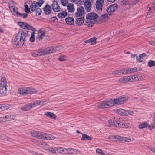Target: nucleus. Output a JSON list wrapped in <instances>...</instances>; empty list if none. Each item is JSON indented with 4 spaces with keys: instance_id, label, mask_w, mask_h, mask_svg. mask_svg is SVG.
Segmentation results:
<instances>
[{
    "instance_id": "obj_3",
    "label": "nucleus",
    "mask_w": 155,
    "mask_h": 155,
    "mask_svg": "<svg viewBox=\"0 0 155 155\" xmlns=\"http://www.w3.org/2000/svg\"><path fill=\"white\" fill-rule=\"evenodd\" d=\"M114 106L113 99H110L107 101H103L97 105L98 108H105L111 107Z\"/></svg>"
},
{
    "instance_id": "obj_46",
    "label": "nucleus",
    "mask_w": 155,
    "mask_h": 155,
    "mask_svg": "<svg viewBox=\"0 0 155 155\" xmlns=\"http://www.w3.org/2000/svg\"><path fill=\"white\" fill-rule=\"evenodd\" d=\"M71 152L70 153L71 154L73 155L75 154H79L80 152L79 151L77 150L76 149L71 148Z\"/></svg>"
},
{
    "instance_id": "obj_12",
    "label": "nucleus",
    "mask_w": 155,
    "mask_h": 155,
    "mask_svg": "<svg viewBox=\"0 0 155 155\" xmlns=\"http://www.w3.org/2000/svg\"><path fill=\"white\" fill-rule=\"evenodd\" d=\"M84 13V8L83 7L81 6L77 8V11L75 13V16L77 17L82 16Z\"/></svg>"
},
{
    "instance_id": "obj_47",
    "label": "nucleus",
    "mask_w": 155,
    "mask_h": 155,
    "mask_svg": "<svg viewBox=\"0 0 155 155\" xmlns=\"http://www.w3.org/2000/svg\"><path fill=\"white\" fill-rule=\"evenodd\" d=\"M30 134L31 135L34 137H36L37 136V134H38V131L35 130L32 131L30 132Z\"/></svg>"
},
{
    "instance_id": "obj_18",
    "label": "nucleus",
    "mask_w": 155,
    "mask_h": 155,
    "mask_svg": "<svg viewBox=\"0 0 155 155\" xmlns=\"http://www.w3.org/2000/svg\"><path fill=\"white\" fill-rule=\"evenodd\" d=\"M124 74H130L135 72V67L128 68H124Z\"/></svg>"
},
{
    "instance_id": "obj_20",
    "label": "nucleus",
    "mask_w": 155,
    "mask_h": 155,
    "mask_svg": "<svg viewBox=\"0 0 155 155\" xmlns=\"http://www.w3.org/2000/svg\"><path fill=\"white\" fill-rule=\"evenodd\" d=\"M84 21V17H81L77 18L75 21V23L77 26H80L83 25Z\"/></svg>"
},
{
    "instance_id": "obj_23",
    "label": "nucleus",
    "mask_w": 155,
    "mask_h": 155,
    "mask_svg": "<svg viewBox=\"0 0 155 155\" xmlns=\"http://www.w3.org/2000/svg\"><path fill=\"white\" fill-rule=\"evenodd\" d=\"M97 38L96 37L92 38L90 39L85 41V43H89L92 45H94L96 44Z\"/></svg>"
},
{
    "instance_id": "obj_14",
    "label": "nucleus",
    "mask_w": 155,
    "mask_h": 155,
    "mask_svg": "<svg viewBox=\"0 0 155 155\" xmlns=\"http://www.w3.org/2000/svg\"><path fill=\"white\" fill-rule=\"evenodd\" d=\"M98 18V15L94 13H90L86 16V19L92 21L97 19Z\"/></svg>"
},
{
    "instance_id": "obj_48",
    "label": "nucleus",
    "mask_w": 155,
    "mask_h": 155,
    "mask_svg": "<svg viewBox=\"0 0 155 155\" xmlns=\"http://www.w3.org/2000/svg\"><path fill=\"white\" fill-rule=\"evenodd\" d=\"M35 11L36 14L37 15L39 16L41 15V9L38 8L35 10Z\"/></svg>"
},
{
    "instance_id": "obj_22",
    "label": "nucleus",
    "mask_w": 155,
    "mask_h": 155,
    "mask_svg": "<svg viewBox=\"0 0 155 155\" xmlns=\"http://www.w3.org/2000/svg\"><path fill=\"white\" fill-rule=\"evenodd\" d=\"M32 108L31 103H28L24 105L23 107L21 108V110L23 111H26L29 110Z\"/></svg>"
},
{
    "instance_id": "obj_63",
    "label": "nucleus",
    "mask_w": 155,
    "mask_h": 155,
    "mask_svg": "<svg viewBox=\"0 0 155 155\" xmlns=\"http://www.w3.org/2000/svg\"><path fill=\"white\" fill-rule=\"evenodd\" d=\"M149 149L150 150L155 153V148L153 147H150L149 148Z\"/></svg>"
},
{
    "instance_id": "obj_25",
    "label": "nucleus",
    "mask_w": 155,
    "mask_h": 155,
    "mask_svg": "<svg viewBox=\"0 0 155 155\" xmlns=\"http://www.w3.org/2000/svg\"><path fill=\"white\" fill-rule=\"evenodd\" d=\"M130 78L128 76H125L120 79L119 81L120 83L122 84L127 83L129 81Z\"/></svg>"
},
{
    "instance_id": "obj_62",
    "label": "nucleus",
    "mask_w": 155,
    "mask_h": 155,
    "mask_svg": "<svg viewBox=\"0 0 155 155\" xmlns=\"http://www.w3.org/2000/svg\"><path fill=\"white\" fill-rule=\"evenodd\" d=\"M84 1V0H79L77 3L81 5L83 2Z\"/></svg>"
},
{
    "instance_id": "obj_11",
    "label": "nucleus",
    "mask_w": 155,
    "mask_h": 155,
    "mask_svg": "<svg viewBox=\"0 0 155 155\" xmlns=\"http://www.w3.org/2000/svg\"><path fill=\"white\" fill-rule=\"evenodd\" d=\"M52 4L51 7L53 11L55 12H58L60 11L61 8L58 5V2L56 1H52Z\"/></svg>"
},
{
    "instance_id": "obj_60",
    "label": "nucleus",
    "mask_w": 155,
    "mask_h": 155,
    "mask_svg": "<svg viewBox=\"0 0 155 155\" xmlns=\"http://www.w3.org/2000/svg\"><path fill=\"white\" fill-rule=\"evenodd\" d=\"M13 12H15V13H16L17 14H18V13H19V12L17 11V8H13Z\"/></svg>"
},
{
    "instance_id": "obj_49",
    "label": "nucleus",
    "mask_w": 155,
    "mask_h": 155,
    "mask_svg": "<svg viewBox=\"0 0 155 155\" xmlns=\"http://www.w3.org/2000/svg\"><path fill=\"white\" fill-rule=\"evenodd\" d=\"M18 15L20 17H22L24 18L27 17L28 15L27 13H21L19 12Z\"/></svg>"
},
{
    "instance_id": "obj_42",
    "label": "nucleus",
    "mask_w": 155,
    "mask_h": 155,
    "mask_svg": "<svg viewBox=\"0 0 155 155\" xmlns=\"http://www.w3.org/2000/svg\"><path fill=\"white\" fill-rule=\"evenodd\" d=\"M120 140L119 141L124 140L125 142H129L131 140V139L130 138H127L125 137H121L120 136Z\"/></svg>"
},
{
    "instance_id": "obj_51",
    "label": "nucleus",
    "mask_w": 155,
    "mask_h": 155,
    "mask_svg": "<svg viewBox=\"0 0 155 155\" xmlns=\"http://www.w3.org/2000/svg\"><path fill=\"white\" fill-rule=\"evenodd\" d=\"M32 55L33 57H35L37 56H39L38 55V51H36L33 52L32 53Z\"/></svg>"
},
{
    "instance_id": "obj_2",
    "label": "nucleus",
    "mask_w": 155,
    "mask_h": 155,
    "mask_svg": "<svg viewBox=\"0 0 155 155\" xmlns=\"http://www.w3.org/2000/svg\"><path fill=\"white\" fill-rule=\"evenodd\" d=\"M7 83L5 78L3 77L1 79L0 84V94H5L7 93Z\"/></svg>"
},
{
    "instance_id": "obj_26",
    "label": "nucleus",
    "mask_w": 155,
    "mask_h": 155,
    "mask_svg": "<svg viewBox=\"0 0 155 155\" xmlns=\"http://www.w3.org/2000/svg\"><path fill=\"white\" fill-rule=\"evenodd\" d=\"M44 139H46L47 140H53L55 138V137L53 135L47 134H44Z\"/></svg>"
},
{
    "instance_id": "obj_56",
    "label": "nucleus",
    "mask_w": 155,
    "mask_h": 155,
    "mask_svg": "<svg viewBox=\"0 0 155 155\" xmlns=\"http://www.w3.org/2000/svg\"><path fill=\"white\" fill-rule=\"evenodd\" d=\"M147 54L145 53H143V54L139 56V58H143L147 57Z\"/></svg>"
},
{
    "instance_id": "obj_61",
    "label": "nucleus",
    "mask_w": 155,
    "mask_h": 155,
    "mask_svg": "<svg viewBox=\"0 0 155 155\" xmlns=\"http://www.w3.org/2000/svg\"><path fill=\"white\" fill-rule=\"evenodd\" d=\"M136 61L139 63L142 62L143 61V59H136Z\"/></svg>"
},
{
    "instance_id": "obj_27",
    "label": "nucleus",
    "mask_w": 155,
    "mask_h": 155,
    "mask_svg": "<svg viewBox=\"0 0 155 155\" xmlns=\"http://www.w3.org/2000/svg\"><path fill=\"white\" fill-rule=\"evenodd\" d=\"M112 74L114 75L120 74H124V68L121 69L117 70L112 72Z\"/></svg>"
},
{
    "instance_id": "obj_21",
    "label": "nucleus",
    "mask_w": 155,
    "mask_h": 155,
    "mask_svg": "<svg viewBox=\"0 0 155 155\" xmlns=\"http://www.w3.org/2000/svg\"><path fill=\"white\" fill-rule=\"evenodd\" d=\"M44 13L46 14H49L51 12L50 6L48 4H47L43 8Z\"/></svg>"
},
{
    "instance_id": "obj_38",
    "label": "nucleus",
    "mask_w": 155,
    "mask_h": 155,
    "mask_svg": "<svg viewBox=\"0 0 155 155\" xmlns=\"http://www.w3.org/2000/svg\"><path fill=\"white\" fill-rule=\"evenodd\" d=\"M45 32L44 31H41V30H39L38 33V39H42L45 36Z\"/></svg>"
},
{
    "instance_id": "obj_15",
    "label": "nucleus",
    "mask_w": 155,
    "mask_h": 155,
    "mask_svg": "<svg viewBox=\"0 0 155 155\" xmlns=\"http://www.w3.org/2000/svg\"><path fill=\"white\" fill-rule=\"evenodd\" d=\"M117 5L116 4H114L108 7L107 9V12H113L116 10L117 8Z\"/></svg>"
},
{
    "instance_id": "obj_37",
    "label": "nucleus",
    "mask_w": 155,
    "mask_h": 155,
    "mask_svg": "<svg viewBox=\"0 0 155 155\" xmlns=\"http://www.w3.org/2000/svg\"><path fill=\"white\" fill-rule=\"evenodd\" d=\"M147 126V124L146 122L140 123H139L138 127L140 129H143L146 127Z\"/></svg>"
},
{
    "instance_id": "obj_32",
    "label": "nucleus",
    "mask_w": 155,
    "mask_h": 155,
    "mask_svg": "<svg viewBox=\"0 0 155 155\" xmlns=\"http://www.w3.org/2000/svg\"><path fill=\"white\" fill-rule=\"evenodd\" d=\"M92 139V138L91 137L87 134H82V137L81 138V140H82L84 141L86 140H91Z\"/></svg>"
},
{
    "instance_id": "obj_53",
    "label": "nucleus",
    "mask_w": 155,
    "mask_h": 155,
    "mask_svg": "<svg viewBox=\"0 0 155 155\" xmlns=\"http://www.w3.org/2000/svg\"><path fill=\"white\" fill-rule=\"evenodd\" d=\"M147 126H148V128L150 130L155 128V126L153 124H151V125H147Z\"/></svg>"
},
{
    "instance_id": "obj_1",
    "label": "nucleus",
    "mask_w": 155,
    "mask_h": 155,
    "mask_svg": "<svg viewBox=\"0 0 155 155\" xmlns=\"http://www.w3.org/2000/svg\"><path fill=\"white\" fill-rule=\"evenodd\" d=\"M28 33L26 31H19L14 39V44L19 47H21L26 41V38L28 36Z\"/></svg>"
},
{
    "instance_id": "obj_50",
    "label": "nucleus",
    "mask_w": 155,
    "mask_h": 155,
    "mask_svg": "<svg viewBox=\"0 0 155 155\" xmlns=\"http://www.w3.org/2000/svg\"><path fill=\"white\" fill-rule=\"evenodd\" d=\"M61 3L64 6H66L68 4V0H60Z\"/></svg>"
},
{
    "instance_id": "obj_43",
    "label": "nucleus",
    "mask_w": 155,
    "mask_h": 155,
    "mask_svg": "<svg viewBox=\"0 0 155 155\" xmlns=\"http://www.w3.org/2000/svg\"><path fill=\"white\" fill-rule=\"evenodd\" d=\"M35 33L34 32H33L31 35V37L30 38L29 40L31 42H33L35 41Z\"/></svg>"
},
{
    "instance_id": "obj_28",
    "label": "nucleus",
    "mask_w": 155,
    "mask_h": 155,
    "mask_svg": "<svg viewBox=\"0 0 155 155\" xmlns=\"http://www.w3.org/2000/svg\"><path fill=\"white\" fill-rule=\"evenodd\" d=\"M10 107V105L7 104H0V112L7 110Z\"/></svg>"
},
{
    "instance_id": "obj_31",
    "label": "nucleus",
    "mask_w": 155,
    "mask_h": 155,
    "mask_svg": "<svg viewBox=\"0 0 155 155\" xmlns=\"http://www.w3.org/2000/svg\"><path fill=\"white\" fill-rule=\"evenodd\" d=\"M48 150L51 152L52 153H60V147L59 148H51L48 149Z\"/></svg>"
},
{
    "instance_id": "obj_34",
    "label": "nucleus",
    "mask_w": 155,
    "mask_h": 155,
    "mask_svg": "<svg viewBox=\"0 0 155 155\" xmlns=\"http://www.w3.org/2000/svg\"><path fill=\"white\" fill-rule=\"evenodd\" d=\"M128 77L130 78L129 79L130 80H129V81L130 82L136 81H138L139 80V79L137 75H135L131 76H129Z\"/></svg>"
},
{
    "instance_id": "obj_17",
    "label": "nucleus",
    "mask_w": 155,
    "mask_h": 155,
    "mask_svg": "<svg viewBox=\"0 0 155 155\" xmlns=\"http://www.w3.org/2000/svg\"><path fill=\"white\" fill-rule=\"evenodd\" d=\"M102 2V0H97L96 1V8L98 11H101L103 7Z\"/></svg>"
},
{
    "instance_id": "obj_36",
    "label": "nucleus",
    "mask_w": 155,
    "mask_h": 155,
    "mask_svg": "<svg viewBox=\"0 0 155 155\" xmlns=\"http://www.w3.org/2000/svg\"><path fill=\"white\" fill-rule=\"evenodd\" d=\"M45 48L43 49H40L38 51V55L39 56L44 55L46 54Z\"/></svg>"
},
{
    "instance_id": "obj_9",
    "label": "nucleus",
    "mask_w": 155,
    "mask_h": 155,
    "mask_svg": "<svg viewBox=\"0 0 155 155\" xmlns=\"http://www.w3.org/2000/svg\"><path fill=\"white\" fill-rule=\"evenodd\" d=\"M117 112L121 115H132L133 112L132 111L122 109H119L117 110Z\"/></svg>"
},
{
    "instance_id": "obj_30",
    "label": "nucleus",
    "mask_w": 155,
    "mask_h": 155,
    "mask_svg": "<svg viewBox=\"0 0 155 155\" xmlns=\"http://www.w3.org/2000/svg\"><path fill=\"white\" fill-rule=\"evenodd\" d=\"M45 114L48 117L53 119H55L56 118V116L53 113L47 112L45 113Z\"/></svg>"
},
{
    "instance_id": "obj_41",
    "label": "nucleus",
    "mask_w": 155,
    "mask_h": 155,
    "mask_svg": "<svg viewBox=\"0 0 155 155\" xmlns=\"http://www.w3.org/2000/svg\"><path fill=\"white\" fill-rule=\"evenodd\" d=\"M28 94H32L35 93L37 92V91L35 89L31 87H28Z\"/></svg>"
},
{
    "instance_id": "obj_45",
    "label": "nucleus",
    "mask_w": 155,
    "mask_h": 155,
    "mask_svg": "<svg viewBox=\"0 0 155 155\" xmlns=\"http://www.w3.org/2000/svg\"><path fill=\"white\" fill-rule=\"evenodd\" d=\"M148 66L149 67H152L155 66V61L150 60L148 62Z\"/></svg>"
},
{
    "instance_id": "obj_13",
    "label": "nucleus",
    "mask_w": 155,
    "mask_h": 155,
    "mask_svg": "<svg viewBox=\"0 0 155 155\" xmlns=\"http://www.w3.org/2000/svg\"><path fill=\"white\" fill-rule=\"evenodd\" d=\"M18 91L20 94L22 96H26L28 94V87H22L19 88Z\"/></svg>"
},
{
    "instance_id": "obj_52",
    "label": "nucleus",
    "mask_w": 155,
    "mask_h": 155,
    "mask_svg": "<svg viewBox=\"0 0 155 155\" xmlns=\"http://www.w3.org/2000/svg\"><path fill=\"white\" fill-rule=\"evenodd\" d=\"M25 11L27 13H29L30 11V8H29L28 6L26 5H25Z\"/></svg>"
},
{
    "instance_id": "obj_29",
    "label": "nucleus",
    "mask_w": 155,
    "mask_h": 155,
    "mask_svg": "<svg viewBox=\"0 0 155 155\" xmlns=\"http://www.w3.org/2000/svg\"><path fill=\"white\" fill-rule=\"evenodd\" d=\"M108 139L111 140L112 141H117L120 140V136L117 135L114 136V135H110L108 137Z\"/></svg>"
},
{
    "instance_id": "obj_5",
    "label": "nucleus",
    "mask_w": 155,
    "mask_h": 155,
    "mask_svg": "<svg viewBox=\"0 0 155 155\" xmlns=\"http://www.w3.org/2000/svg\"><path fill=\"white\" fill-rule=\"evenodd\" d=\"M44 2V1L43 0H40L38 2L33 1L30 6V9L32 12H33L37 8L41 7Z\"/></svg>"
},
{
    "instance_id": "obj_40",
    "label": "nucleus",
    "mask_w": 155,
    "mask_h": 155,
    "mask_svg": "<svg viewBox=\"0 0 155 155\" xmlns=\"http://www.w3.org/2000/svg\"><path fill=\"white\" fill-rule=\"evenodd\" d=\"M85 25L87 26L88 27L92 26L93 25V23L92 21L88 19H87V21L86 22Z\"/></svg>"
},
{
    "instance_id": "obj_24",
    "label": "nucleus",
    "mask_w": 155,
    "mask_h": 155,
    "mask_svg": "<svg viewBox=\"0 0 155 155\" xmlns=\"http://www.w3.org/2000/svg\"><path fill=\"white\" fill-rule=\"evenodd\" d=\"M67 8L68 12H70L72 13L74 11V5L72 3H69L67 5Z\"/></svg>"
},
{
    "instance_id": "obj_19",
    "label": "nucleus",
    "mask_w": 155,
    "mask_h": 155,
    "mask_svg": "<svg viewBox=\"0 0 155 155\" xmlns=\"http://www.w3.org/2000/svg\"><path fill=\"white\" fill-rule=\"evenodd\" d=\"M65 21L67 24L72 25L74 24V19L73 18L71 17H68L65 19Z\"/></svg>"
},
{
    "instance_id": "obj_33",
    "label": "nucleus",
    "mask_w": 155,
    "mask_h": 155,
    "mask_svg": "<svg viewBox=\"0 0 155 155\" xmlns=\"http://www.w3.org/2000/svg\"><path fill=\"white\" fill-rule=\"evenodd\" d=\"M67 13L66 12L64 11L59 13L58 15V17L60 18H64L67 15Z\"/></svg>"
},
{
    "instance_id": "obj_39",
    "label": "nucleus",
    "mask_w": 155,
    "mask_h": 155,
    "mask_svg": "<svg viewBox=\"0 0 155 155\" xmlns=\"http://www.w3.org/2000/svg\"><path fill=\"white\" fill-rule=\"evenodd\" d=\"M45 133L41 132L38 131V134H37V136L36 138H38L39 139H44V135Z\"/></svg>"
},
{
    "instance_id": "obj_55",
    "label": "nucleus",
    "mask_w": 155,
    "mask_h": 155,
    "mask_svg": "<svg viewBox=\"0 0 155 155\" xmlns=\"http://www.w3.org/2000/svg\"><path fill=\"white\" fill-rule=\"evenodd\" d=\"M2 137H1V139L2 140H7V137L5 134H2Z\"/></svg>"
},
{
    "instance_id": "obj_57",
    "label": "nucleus",
    "mask_w": 155,
    "mask_h": 155,
    "mask_svg": "<svg viewBox=\"0 0 155 155\" xmlns=\"http://www.w3.org/2000/svg\"><path fill=\"white\" fill-rule=\"evenodd\" d=\"M110 14H105L103 15L102 16V17L104 18H108L109 15H110Z\"/></svg>"
},
{
    "instance_id": "obj_7",
    "label": "nucleus",
    "mask_w": 155,
    "mask_h": 155,
    "mask_svg": "<svg viewBox=\"0 0 155 155\" xmlns=\"http://www.w3.org/2000/svg\"><path fill=\"white\" fill-rule=\"evenodd\" d=\"M61 46L51 47L45 48L46 53L47 54H48L60 50L61 48Z\"/></svg>"
},
{
    "instance_id": "obj_44",
    "label": "nucleus",
    "mask_w": 155,
    "mask_h": 155,
    "mask_svg": "<svg viewBox=\"0 0 155 155\" xmlns=\"http://www.w3.org/2000/svg\"><path fill=\"white\" fill-rule=\"evenodd\" d=\"M67 148L60 147V153L62 154H66L67 153Z\"/></svg>"
},
{
    "instance_id": "obj_10",
    "label": "nucleus",
    "mask_w": 155,
    "mask_h": 155,
    "mask_svg": "<svg viewBox=\"0 0 155 155\" xmlns=\"http://www.w3.org/2000/svg\"><path fill=\"white\" fill-rule=\"evenodd\" d=\"M93 3L92 0H87L84 3L85 9L87 12H90L91 8L92 5Z\"/></svg>"
},
{
    "instance_id": "obj_6",
    "label": "nucleus",
    "mask_w": 155,
    "mask_h": 155,
    "mask_svg": "<svg viewBox=\"0 0 155 155\" xmlns=\"http://www.w3.org/2000/svg\"><path fill=\"white\" fill-rule=\"evenodd\" d=\"M18 25L23 29L27 30H31L33 31H35V28H33L31 25L26 22H19Z\"/></svg>"
},
{
    "instance_id": "obj_8",
    "label": "nucleus",
    "mask_w": 155,
    "mask_h": 155,
    "mask_svg": "<svg viewBox=\"0 0 155 155\" xmlns=\"http://www.w3.org/2000/svg\"><path fill=\"white\" fill-rule=\"evenodd\" d=\"M108 122L110 125L122 128L124 127V122H120L119 121H116L111 120H108Z\"/></svg>"
},
{
    "instance_id": "obj_59",
    "label": "nucleus",
    "mask_w": 155,
    "mask_h": 155,
    "mask_svg": "<svg viewBox=\"0 0 155 155\" xmlns=\"http://www.w3.org/2000/svg\"><path fill=\"white\" fill-rule=\"evenodd\" d=\"M67 154H71L70 153L71 152V148L67 149Z\"/></svg>"
},
{
    "instance_id": "obj_64",
    "label": "nucleus",
    "mask_w": 155,
    "mask_h": 155,
    "mask_svg": "<svg viewBox=\"0 0 155 155\" xmlns=\"http://www.w3.org/2000/svg\"><path fill=\"white\" fill-rule=\"evenodd\" d=\"M135 72L137 71H140L141 70V69L140 68H136L135 67Z\"/></svg>"
},
{
    "instance_id": "obj_16",
    "label": "nucleus",
    "mask_w": 155,
    "mask_h": 155,
    "mask_svg": "<svg viewBox=\"0 0 155 155\" xmlns=\"http://www.w3.org/2000/svg\"><path fill=\"white\" fill-rule=\"evenodd\" d=\"M2 122L14 120L15 119V117L13 115H8L2 117Z\"/></svg>"
},
{
    "instance_id": "obj_54",
    "label": "nucleus",
    "mask_w": 155,
    "mask_h": 155,
    "mask_svg": "<svg viewBox=\"0 0 155 155\" xmlns=\"http://www.w3.org/2000/svg\"><path fill=\"white\" fill-rule=\"evenodd\" d=\"M155 10V7L154 6H153V7H149V10H148V13L147 15H150V11H153Z\"/></svg>"
},
{
    "instance_id": "obj_58",
    "label": "nucleus",
    "mask_w": 155,
    "mask_h": 155,
    "mask_svg": "<svg viewBox=\"0 0 155 155\" xmlns=\"http://www.w3.org/2000/svg\"><path fill=\"white\" fill-rule=\"evenodd\" d=\"M96 152L97 153L101 154L102 153H103V152L100 149H97L96 150Z\"/></svg>"
},
{
    "instance_id": "obj_4",
    "label": "nucleus",
    "mask_w": 155,
    "mask_h": 155,
    "mask_svg": "<svg viewBox=\"0 0 155 155\" xmlns=\"http://www.w3.org/2000/svg\"><path fill=\"white\" fill-rule=\"evenodd\" d=\"M128 99V97L123 95L113 99L114 105L115 104H121L126 102Z\"/></svg>"
},
{
    "instance_id": "obj_35",
    "label": "nucleus",
    "mask_w": 155,
    "mask_h": 155,
    "mask_svg": "<svg viewBox=\"0 0 155 155\" xmlns=\"http://www.w3.org/2000/svg\"><path fill=\"white\" fill-rule=\"evenodd\" d=\"M41 102L39 101H36L33 102V103H30L32 108L35 107L40 104Z\"/></svg>"
}]
</instances>
